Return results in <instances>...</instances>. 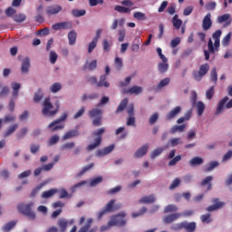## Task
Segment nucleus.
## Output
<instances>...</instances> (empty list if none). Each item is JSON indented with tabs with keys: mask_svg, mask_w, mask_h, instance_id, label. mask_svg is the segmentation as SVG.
I'll use <instances>...</instances> for the list:
<instances>
[{
	"mask_svg": "<svg viewBox=\"0 0 232 232\" xmlns=\"http://www.w3.org/2000/svg\"><path fill=\"white\" fill-rule=\"evenodd\" d=\"M180 217H182V213H180V212L179 213H177V212L170 213L162 218V222H163V224L168 226L169 224H173V222H175L176 220H179V218H180Z\"/></svg>",
	"mask_w": 232,
	"mask_h": 232,
	"instance_id": "obj_10",
	"label": "nucleus"
},
{
	"mask_svg": "<svg viewBox=\"0 0 232 232\" xmlns=\"http://www.w3.org/2000/svg\"><path fill=\"white\" fill-rule=\"evenodd\" d=\"M13 21H14L15 23H24V21H26V14L21 13L18 14H14L13 15Z\"/></svg>",
	"mask_w": 232,
	"mask_h": 232,
	"instance_id": "obj_46",
	"label": "nucleus"
},
{
	"mask_svg": "<svg viewBox=\"0 0 232 232\" xmlns=\"http://www.w3.org/2000/svg\"><path fill=\"white\" fill-rule=\"evenodd\" d=\"M169 68V64H168V62H162L158 64V70L160 73H166Z\"/></svg>",
	"mask_w": 232,
	"mask_h": 232,
	"instance_id": "obj_45",
	"label": "nucleus"
},
{
	"mask_svg": "<svg viewBox=\"0 0 232 232\" xmlns=\"http://www.w3.org/2000/svg\"><path fill=\"white\" fill-rule=\"evenodd\" d=\"M93 166H95L94 163H91V164H89V165L84 166V167L82 169V170L76 175V177H78V179L81 178V177H82V175H84V173L90 171V169H92V168H93Z\"/></svg>",
	"mask_w": 232,
	"mask_h": 232,
	"instance_id": "obj_47",
	"label": "nucleus"
},
{
	"mask_svg": "<svg viewBox=\"0 0 232 232\" xmlns=\"http://www.w3.org/2000/svg\"><path fill=\"white\" fill-rule=\"evenodd\" d=\"M106 131L104 128H100L98 130H95L92 135L95 138L94 143H91L87 146V151H93V150H97L99 146H101L102 142V134Z\"/></svg>",
	"mask_w": 232,
	"mask_h": 232,
	"instance_id": "obj_5",
	"label": "nucleus"
},
{
	"mask_svg": "<svg viewBox=\"0 0 232 232\" xmlns=\"http://www.w3.org/2000/svg\"><path fill=\"white\" fill-rule=\"evenodd\" d=\"M146 211H148V208L142 207V208L139 210V212H133V213L131 214V217H132V218H139V217H142V215H144V213H146Z\"/></svg>",
	"mask_w": 232,
	"mask_h": 232,
	"instance_id": "obj_55",
	"label": "nucleus"
},
{
	"mask_svg": "<svg viewBox=\"0 0 232 232\" xmlns=\"http://www.w3.org/2000/svg\"><path fill=\"white\" fill-rule=\"evenodd\" d=\"M63 90V84L60 82H54L49 87V92L51 93H59Z\"/></svg>",
	"mask_w": 232,
	"mask_h": 232,
	"instance_id": "obj_36",
	"label": "nucleus"
},
{
	"mask_svg": "<svg viewBox=\"0 0 232 232\" xmlns=\"http://www.w3.org/2000/svg\"><path fill=\"white\" fill-rule=\"evenodd\" d=\"M177 211H179V207L173 204L166 206L163 210L164 213H170V214L177 213Z\"/></svg>",
	"mask_w": 232,
	"mask_h": 232,
	"instance_id": "obj_43",
	"label": "nucleus"
},
{
	"mask_svg": "<svg viewBox=\"0 0 232 232\" xmlns=\"http://www.w3.org/2000/svg\"><path fill=\"white\" fill-rule=\"evenodd\" d=\"M189 166H202V164H204V159L196 156L194 158H192L189 161H188Z\"/></svg>",
	"mask_w": 232,
	"mask_h": 232,
	"instance_id": "obj_30",
	"label": "nucleus"
},
{
	"mask_svg": "<svg viewBox=\"0 0 232 232\" xmlns=\"http://www.w3.org/2000/svg\"><path fill=\"white\" fill-rule=\"evenodd\" d=\"M142 87L134 85L125 91V93H129V95H140V93H142Z\"/></svg>",
	"mask_w": 232,
	"mask_h": 232,
	"instance_id": "obj_23",
	"label": "nucleus"
},
{
	"mask_svg": "<svg viewBox=\"0 0 232 232\" xmlns=\"http://www.w3.org/2000/svg\"><path fill=\"white\" fill-rule=\"evenodd\" d=\"M182 111L181 106H176L170 110L165 116L166 121H173Z\"/></svg>",
	"mask_w": 232,
	"mask_h": 232,
	"instance_id": "obj_14",
	"label": "nucleus"
},
{
	"mask_svg": "<svg viewBox=\"0 0 232 232\" xmlns=\"http://www.w3.org/2000/svg\"><path fill=\"white\" fill-rule=\"evenodd\" d=\"M222 35V31L218 30L213 33L212 34V39H214V44L213 40L211 38L208 40V50L204 51V55H205V61H209V55L210 53L213 54L216 52H218L220 48V36Z\"/></svg>",
	"mask_w": 232,
	"mask_h": 232,
	"instance_id": "obj_1",
	"label": "nucleus"
},
{
	"mask_svg": "<svg viewBox=\"0 0 232 232\" xmlns=\"http://www.w3.org/2000/svg\"><path fill=\"white\" fill-rule=\"evenodd\" d=\"M68 119V113L63 112L60 118L52 121L48 126V130L51 131H58V130H64V124H61V122H64Z\"/></svg>",
	"mask_w": 232,
	"mask_h": 232,
	"instance_id": "obj_6",
	"label": "nucleus"
},
{
	"mask_svg": "<svg viewBox=\"0 0 232 232\" xmlns=\"http://www.w3.org/2000/svg\"><path fill=\"white\" fill-rule=\"evenodd\" d=\"M59 191V189L57 188H51L50 190L47 191H44L41 195L42 198H50L52 197H53V195H55V193H57Z\"/></svg>",
	"mask_w": 232,
	"mask_h": 232,
	"instance_id": "obj_38",
	"label": "nucleus"
},
{
	"mask_svg": "<svg viewBox=\"0 0 232 232\" xmlns=\"http://www.w3.org/2000/svg\"><path fill=\"white\" fill-rule=\"evenodd\" d=\"M72 14L74 17H82V15H86V10H84V9H82V10L73 9V10L72 11Z\"/></svg>",
	"mask_w": 232,
	"mask_h": 232,
	"instance_id": "obj_57",
	"label": "nucleus"
},
{
	"mask_svg": "<svg viewBox=\"0 0 232 232\" xmlns=\"http://www.w3.org/2000/svg\"><path fill=\"white\" fill-rule=\"evenodd\" d=\"M197 110H198V117L202 116L204 113V110H206V105L202 102H197Z\"/></svg>",
	"mask_w": 232,
	"mask_h": 232,
	"instance_id": "obj_50",
	"label": "nucleus"
},
{
	"mask_svg": "<svg viewBox=\"0 0 232 232\" xmlns=\"http://www.w3.org/2000/svg\"><path fill=\"white\" fill-rule=\"evenodd\" d=\"M42 106V114L44 117H55L59 113V107L53 109V104H52L50 98H45Z\"/></svg>",
	"mask_w": 232,
	"mask_h": 232,
	"instance_id": "obj_2",
	"label": "nucleus"
},
{
	"mask_svg": "<svg viewBox=\"0 0 232 232\" xmlns=\"http://www.w3.org/2000/svg\"><path fill=\"white\" fill-rule=\"evenodd\" d=\"M110 88V82L106 81V75H101L97 83V88Z\"/></svg>",
	"mask_w": 232,
	"mask_h": 232,
	"instance_id": "obj_35",
	"label": "nucleus"
},
{
	"mask_svg": "<svg viewBox=\"0 0 232 232\" xmlns=\"http://www.w3.org/2000/svg\"><path fill=\"white\" fill-rule=\"evenodd\" d=\"M0 99H3L4 97H8V95H10V87L0 84Z\"/></svg>",
	"mask_w": 232,
	"mask_h": 232,
	"instance_id": "obj_40",
	"label": "nucleus"
},
{
	"mask_svg": "<svg viewBox=\"0 0 232 232\" xmlns=\"http://www.w3.org/2000/svg\"><path fill=\"white\" fill-rule=\"evenodd\" d=\"M12 97L14 99H17V97H19V91L21 90V83L19 82H13L12 83Z\"/></svg>",
	"mask_w": 232,
	"mask_h": 232,
	"instance_id": "obj_28",
	"label": "nucleus"
},
{
	"mask_svg": "<svg viewBox=\"0 0 232 232\" xmlns=\"http://www.w3.org/2000/svg\"><path fill=\"white\" fill-rule=\"evenodd\" d=\"M220 166V162L218 161H210L208 164H207V167L204 169V171L206 173H209V171H213L216 168H218Z\"/></svg>",
	"mask_w": 232,
	"mask_h": 232,
	"instance_id": "obj_33",
	"label": "nucleus"
},
{
	"mask_svg": "<svg viewBox=\"0 0 232 232\" xmlns=\"http://www.w3.org/2000/svg\"><path fill=\"white\" fill-rule=\"evenodd\" d=\"M53 30H72L73 28V24L72 22H61L53 24Z\"/></svg>",
	"mask_w": 232,
	"mask_h": 232,
	"instance_id": "obj_13",
	"label": "nucleus"
},
{
	"mask_svg": "<svg viewBox=\"0 0 232 232\" xmlns=\"http://www.w3.org/2000/svg\"><path fill=\"white\" fill-rule=\"evenodd\" d=\"M113 150H115L114 144H111L108 147L98 150L96 151V157H105V155H110V153H111V151H113Z\"/></svg>",
	"mask_w": 232,
	"mask_h": 232,
	"instance_id": "obj_16",
	"label": "nucleus"
},
{
	"mask_svg": "<svg viewBox=\"0 0 232 232\" xmlns=\"http://www.w3.org/2000/svg\"><path fill=\"white\" fill-rule=\"evenodd\" d=\"M126 106H128V98H124L121 103L119 104L117 110L115 111V114L119 115V113H122L124 110H126Z\"/></svg>",
	"mask_w": 232,
	"mask_h": 232,
	"instance_id": "obj_31",
	"label": "nucleus"
},
{
	"mask_svg": "<svg viewBox=\"0 0 232 232\" xmlns=\"http://www.w3.org/2000/svg\"><path fill=\"white\" fill-rule=\"evenodd\" d=\"M92 224H93V218H87L86 224L83 227H80L78 232H97V227L90 229V227H92Z\"/></svg>",
	"mask_w": 232,
	"mask_h": 232,
	"instance_id": "obj_15",
	"label": "nucleus"
},
{
	"mask_svg": "<svg viewBox=\"0 0 232 232\" xmlns=\"http://www.w3.org/2000/svg\"><path fill=\"white\" fill-rule=\"evenodd\" d=\"M59 12H63V6H61L59 5H48L45 8V14L47 15H57V14H59Z\"/></svg>",
	"mask_w": 232,
	"mask_h": 232,
	"instance_id": "obj_11",
	"label": "nucleus"
},
{
	"mask_svg": "<svg viewBox=\"0 0 232 232\" xmlns=\"http://www.w3.org/2000/svg\"><path fill=\"white\" fill-rule=\"evenodd\" d=\"M126 212H119L118 214L112 216L111 220L108 221L110 227L118 226L120 227H124L128 224L126 218Z\"/></svg>",
	"mask_w": 232,
	"mask_h": 232,
	"instance_id": "obj_3",
	"label": "nucleus"
},
{
	"mask_svg": "<svg viewBox=\"0 0 232 232\" xmlns=\"http://www.w3.org/2000/svg\"><path fill=\"white\" fill-rule=\"evenodd\" d=\"M57 193H59V198H72V196H70L65 188H61Z\"/></svg>",
	"mask_w": 232,
	"mask_h": 232,
	"instance_id": "obj_53",
	"label": "nucleus"
},
{
	"mask_svg": "<svg viewBox=\"0 0 232 232\" xmlns=\"http://www.w3.org/2000/svg\"><path fill=\"white\" fill-rule=\"evenodd\" d=\"M180 160H182V156L178 155V156L172 158V160H170V161L168 163V166H176V164H177L178 162H180Z\"/></svg>",
	"mask_w": 232,
	"mask_h": 232,
	"instance_id": "obj_64",
	"label": "nucleus"
},
{
	"mask_svg": "<svg viewBox=\"0 0 232 232\" xmlns=\"http://www.w3.org/2000/svg\"><path fill=\"white\" fill-rule=\"evenodd\" d=\"M211 202L213 203V205H210L206 208V211H208V213H212V211L222 209V207L226 206V203L223 201H220V198H213L211 199Z\"/></svg>",
	"mask_w": 232,
	"mask_h": 232,
	"instance_id": "obj_9",
	"label": "nucleus"
},
{
	"mask_svg": "<svg viewBox=\"0 0 232 232\" xmlns=\"http://www.w3.org/2000/svg\"><path fill=\"white\" fill-rule=\"evenodd\" d=\"M95 99H99V93L94 92L92 94H82L81 97V101H95Z\"/></svg>",
	"mask_w": 232,
	"mask_h": 232,
	"instance_id": "obj_37",
	"label": "nucleus"
},
{
	"mask_svg": "<svg viewBox=\"0 0 232 232\" xmlns=\"http://www.w3.org/2000/svg\"><path fill=\"white\" fill-rule=\"evenodd\" d=\"M172 24L176 30H180V26H182V20L179 19V14H175L173 16Z\"/></svg>",
	"mask_w": 232,
	"mask_h": 232,
	"instance_id": "obj_42",
	"label": "nucleus"
},
{
	"mask_svg": "<svg viewBox=\"0 0 232 232\" xmlns=\"http://www.w3.org/2000/svg\"><path fill=\"white\" fill-rule=\"evenodd\" d=\"M32 208H34V202L17 205V209L22 215H26V213L32 211Z\"/></svg>",
	"mask_w": 232,
	"mask_h": 232,
	"instance_id": "obj_17",
	"label": "nucleus"
},
{
	"mask_svg": "<svg viewBox=\"0 0 232 232\" xmlns=\"http://www.w3.org/2000/svg\"><path fill=\"white\" fill-rule=\"evenodd\" d=\"M193 114V110H188L185 112L183 117H180L177 120V124H184V122H188L189 119H191V115Z\"/></svg>",
	"mask_w": 232,
	"mask_h": 232,
	"instance_id": "obj_25",
	"label": "nucleus"
},
{
	"mask_svg": "<svg viewBox=\"0 0 232 232\" xmlns=\"http://www.w3.org/2000/svg\"><path fill=\"white\" fill-rule=\"evenodd\" d=\"M59 140H60L59 135H53L48 140V146H55V144H57Z\"/></svg>",
	"mask_w": 232,
	"mask_h": 232,
	"instance_id": "obj_60",
	"label": "nucleus"
},
{
	"mask_svg": "<svg viewBox=\"0 0 232 232\" xmlns=\"http://www.w3.org/2000/svg\"><path fill=\"white\" fill-rule=\"evenodd\" d=\"M44 98V92H43V89H38L34 93V98L33 101L34 102H41L43 99Z\"/></svg>",
	"mask_w": 232,
	"mask_h": 232,
	"instance_id": "obj_29",
	"label": "nucleus"
},
{
	"mask_svg": "<svg viewBox=\"0 0 232 232\" xmlns=\"http://www.w3.org/2000/svg\"><path fill=\"white\" fill-rule=\"evenodd\" d=\"M30 57L24 58L21 63V73H28L30 72Z\"/></svg>",
	"mask_w": 232,
	"mask_h": 232,
	"instance_id": "obj_21",
	"label": "nucleus"
},
{
	"mask_svg": "<svg viewBox=\"0 0 232 232\" xmlns=\"http://www.w3.org/2000/svg\"><path fill=\"white\" fill-rule=\"evenodd\" d=\"M73 137H79V130H71L67 131L63 136V140H69V139H73Z\"/></svg>",
	"mask_w": 232,
	"mask_h": 232,
	"instance_id": "obj_27",
	"label": "nucleus"
},
{
	"mask_svg": "<svg viewBox=\"0 0 232 232\" xmlns=\"http://www.w3.org/2000/svg\"><path fill=\"white\" fill-rule=\"evenodd\" d=\"M100 108L96 105L95 108L89 111L90 119H93L92 125L96 127L102 126V109Z\"/></svg>",
	"mask_w": 232,
	"mask_h": 232,
	"instance_id": "obj_4",
	"label": "nucleus"
},
{
	"mask_svg": "<svg viewBox=\"0 0 232 232\" xmlns=\"http://www.w3.org/2000/svg\"><path fill=\"white\" fill-rule=\"evenodd\" d=\"M57 224L59 226L58 231L60 232H66V229H68V219L66 218H60L57 221Z\"/></svg>",
	"mask_w": 232,
	"mask_h": 232,
	"instance_id": "obj_26",
	"label": "nucleus"
},
{
	"mask_svg": "<svg viewBox=\"0 0 232 232\" xmlns=\"http://www.w3.org/2000/svg\"><path fill=\"white\" fill-rule=\"evenodd\" d=\"M217 21L219 24H222V23H225V24H224L225 27L229 26V24H231V23H232L231 14H225L219 15V16H218Z\"/></svg>",
	"mask_w": 232,
	"mask_h": 232,
	"instance_id": "obj_18",
	"label": "nucleus"
},
{
	"mask_svg": "<svg viewBox=\"0 0 232 232\" xmlns=\"http://www.w3.org/2000/svg\"><path fill=\"white\" fill-rule=\"evenodd\" d=\"M116 200L111 199L110 200L105 207L103 208L107 213H113L114 211V205H115Z\"/></svg>",
	"mask_w": 232,
	"mask_h": 232,
	"instance_id": "obj_44",
	"label": "nucleus"
},
{
	"mask_svg": "<svg viewBox=\"0 0 232 232\" xmlns=\"http://www.w3.org/2000/svg\"><path fill=\"white\" fill-rule=\"evenodd\" d=\"M211 180L213 176H208L201 181V186H208V189H211Z\"/></svg>",
	"mask_w": 232,
	"mask_h": 232,
	"instance_id": "obj_59",
	"label": "nucleus"
},
{
	"mask_svg": "<svg viewBox=\"0 0 232 232\" xmlns=\"http://www.w3.org/2000/svg\"><path fill=\"white\" fill-rule=\"evenodd\" d=\"M86 184H88V181H86V180H82V181L76 183L75 185L71 187L72 193H75V191H77V189H79L80 188H82V186H86Z\"/></svg>",
	"mask_w": 232,
	"mask_h": 232,
	"instance_id": "obj_48",
	"label": "nucleus"
},
{
	"mask_svg": "<svg viewBox=\"0 0 232 232\" xmlns=\"http://www.w3.org/2000/svg\"><path fill=\"white\" fill-rule=\"evenodd\" d=\"M102 182V177L99 176L95 178L94 179H92L90 182L91 188H95V186H98V184H101Z\"/></svg>",
	"mask_w": 232,
	"mask_h": 232,
	"instance_id": "obj_63",
	"label": "nucleus"
},
{
	"mask_svg": "<svg viewBox=\"0 0 232 232\" xmlns=\"http://www.w3.org/2000/svg\"><path fill=\"white\" fill-rule=\"evenodd\" d=\"M210 80L212 82H215L217 84V81H218V74L217 73V67H214L210 71Z\"/></svg>",
	"mask_w": 232,
	"mask_h": 232,
	"instance_id": "obj_52",
	"label": "nucleus"
},
{
	"mask_svg": "<svg viewBox=\"0 0 232 232\" xmlns=\"http://www.w3.org/2000/svg\"><path fill=\"white\" fill-rule=\"evenodd\" d=\"M150 148V145L145 144L139 148L135 152H134V159H142L146 153H148V150Z\"/></svg>",
	"mask_w": 232,
	"mask_h": 232,
	"instance_id": "obj_19",
	"label": "nucleus"
},
{
	"mask_svg": "<svg viewBox=\"0 0 232 232\" xmlns=\"http://www.w3.org/2000/svg\"><path fill=\"white\" fill-rule=\"evenodd\" d=\"M228 101H229V97L227 96L224 97L219 101V102L218 103L216 115H219V113H222V111H224V108H227V110H229L232 108V99L229 102ZM226 102L227 103L226 104Z\"/></svg>",
	"mask_w": 232,
	"mask_h": 232,
	"instance_id": "obj_7",
	"label": "nucleus"
},
{
	"mask_svg": "<svg viewBox=\"0 0 232 232\" xmlns=\"http://www.w3.org/2000/svg\"><path fill=\"white\" fill-rule=\"evenodd\" d=\"M164 151V148H157L150 153V159H156V157H159Z\"/></svg>",
	"mask_w": 232,
	"mask_h": 232,
	"instance_id": "obj_62",
	"label": "nucleus"
},
{
	"mask_svg": "<svg viewBox=\"0 0 232 232\" xmlns=\"http://www.w3.org/2000/svg\"><path fill=\"white\" fill-rule=\"evenodd\" d=\"M155 202H157V197H155V194L144 196L139 199L140 204H155Z\"/></svg>",
	"mask_w": 232,
	"mask_h": 232,
	"instance_id": "obj_20",
	"label": "nucleus"
},
{
	"mask_svg": "<svg viewBox=\"0 0 232 232\" xmlns=\"http://www.w3.org/2000/svg\"><path fill=\"white\" fill-rule=\"evenodd\" d=\"M186 130V124L174 125L170 128L169 133L175 135V133H183Z\"/></svg>",
	"mask_w": 232,
	"mask_h": 232,
	"instance_id": "obj_24",
	"label": "nucleus"
},
{
	"mask_svg": "<svg viewBox=\"0 0 232 232\" xmlns=\"http://www.w3.org/2000/svg\"><path fill=\"white\" fill-rule=\"evenodd\" d=\"M19 128V123H14L11 125L7 130L4 133V137H10V135H13V133H15L17 131V129Z\"/></svg>",
	"mask_w": 232,
	"mask_h": 232,
	"instance_id": "obj_32",
	"label": "nucleus"
},
{
	"mask_svg": "<svg viewBox=\"0 0 232 232\" xmlns=\"http://www.w3.org/2000/svg\"><path fill=\"white\" fill-rule=\"evenodd\" d=\"M170 81L171 80L169 78H164L157 85V90H162V88H165V86H168V84H169Z\"/></svg>",
	"mask_w": 232,
	"mask_h": 232,
	"instance_id": "obj_51",
	"label": "nucleus"
},
{
	"mask_svg": "<svg viewBox=\"0 0 232 232\" xmlns=\"http://www.w3.org/2000/svg\"><path fill=\"white\" fill-rule=\"evenodd\" d=\"M68 40L70 46H73L77 41V33L75 31H71L68 33Z\"/></svg>",
	"mask_w": 232,
	"mask_h": 232,
	"instance_id": "obj_39",
	"label": "nucleus"
},
{
	"mask_svg": "<svg viewBox=\"0 0 232 232\" xmlns=\"http://www.w3.org/2000/svg\"><path fill=\"white\" fill-rule=\"evenodd\" d=\"M73 148H75V142L72 141V142H66L64 144H63L60 149L62 150V151H64L66 150H73Z\"/></svg>",
	"mask_w": 232,
	"mask_h": 232,
	"instance_id": "obj_54",
	"label": "nucleus"
},
{
	"mask_svg": "<svg viewBox=\"0 0 232 232\" xmlns=\"http://www.w3.org/2000/svg\"><path fill=\"white\" fill-rule=\"evenodd\" d=\"M26 133H28V127H23L16 133V137H17V139H24V137H26Z\"/></svg>",
	"mask_w": 232,
	"mask_h": 232,
	"instance_id": "obj_56",
	"label": "nucleus"
},
{
	"mask_svg": "<svg viewBox=\"0 0 232 232\" xmlns=\"http://www.w3.org/2000/svg\"><path fill=\"white\" fill-rule=\"evenodd\" d=\"M211 26H213V21L211 20V14L208 13L202 21V30L204 32H208V30L211 29Z\"/></svg>",
	"mask_w": 232,
	"mask_h": 232,
	"instance_id": "obj_12",
	"label": "nucleus"
},
{
	"mask_svg": "<svg viewBox=\"0 0 232 232\" xmlns=\"http://www.w3.org/2000/svg\"><path fill=\"white\" fill-rule=\"evenodd\" d=\"M183 229H185L186 232H195L197 231V223L183 221Z\"/></svg>",
	"mask_w": 232,
	"mask_h": 232,
	"instance_id": "obj_22",
	"label": "nucleus"
},
{
	"mask_svg": "<svg viewBox=\"0 0 232 232\" xmlns=\"http://www.w3.org/2000/svg\"><path fill=\"white\" fill-rule=\"evenodd\" d=\"M83 70L86 72V70H90V72H93V70H97V60H93L90 63H86L83 65Z\"/></svg>",
	"mask_w": 232,
	"mask_h": 232,
	"instance_id": "obj_34",
	"label": "nucleus"
},
{
	"mask_svg": "<svg viewBox=\"0 0 232 232\" xmlns=\"http://www.w3.org/2000/svg\"><path fill=\"white\" fill-rule=\"evenodd\" d=\"M57 59H59L57 53H55V51H51L49 53V61L51 64H55V63H57Z\"/></svg>",
	"mask_w": 232,
	"mask_h": 232,
	"instance_id": "obj_49",
	"label": "nucleus"
},
{
	"mask_svg": "<svg viewBox=\"0 0 232 232\" xmlns=\"http://www.w3.org/2000/svg\"><path fill=\"white\" fill-rule=\"evenodd\" d=\"M16 224H17V221H10L2 227V230L4 232L12 231V229L15 227Z\"/></svg>",
	"mask_w": 232,
	"mask_h": 232,
	"instance_id": "obj_41",
	"label": "nucleus"
},
{
	"mask_svg": "<svg viewBox=\"0 0 232 232\" xmlns=\"http://www.w3.org/2000/svg\"><path fill=\"white\" fill-rule=\"evenodd\" d=\"M209 72V64L205 63L200 65L198 71L193 72L192 75L195 79V81H202V77L206 75Z\"/></svg>",
	"mask_w": 232,
	"mask_h": 232,
	"instance_id": "obj_8",
	"label": "nucleus"
},
{
	"mask_svg": "<svg viewBox=\"0 0 232 232\" xmlns=\"http://www.w3.org/2000/svg\"><path fill=\"white\" fill-rule=\"evenodd\" d=\"M158 121H159V112H154L149 118V124H150V126H153V124H156Z\"/></svg>",
	"mask_w": 232,
	"mask_h": 232,
	"instance_id": "obj_58",
	"label": "nucleus"
},
{
	"mask_svg": "<svg viewBox=\"0 0 232 232\" xmlns=\"http://www.w3.org/2000/svg\"><path fill=\"white\" fill-rule=\"evenodd\" d=\"M134 19H137L138 21H146V14L141 12H136L133 14Z\"/></svg>",
	"mask_w": 232,
	"mask_h": 232,
	"instance_id": "obj_61",
	"label": "nucleus"
}]
</instances>
